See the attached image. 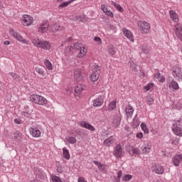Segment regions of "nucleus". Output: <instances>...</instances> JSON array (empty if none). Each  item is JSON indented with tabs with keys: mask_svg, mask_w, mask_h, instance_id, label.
Instances as JSON below:
<instances>
[{
	"mask_svg": "<svg viewBox=\"0 0 182 182\" xmlns=\"http://www.w3.org/2000/svg\"><path fill=\"white\" fill-rule=\"evenodd\" d=\"M154 77H155L156 79H159V77H160V73H155Z\"/></svg>",
	"mask_w": 182,
	"mask_h": 182,
	"instance_id": "bf43d9fd",
	"label": "nucleus"
},
{
	"mask_svg": "<svg viewBox=\"0 0 182 182\" xmlns=\"http://www.w3.org/2000/svg\"><path fill=\"white\" fill-rule=\"evenodd\" d=\"M22 134L19 132L18 131L16 132L14 134V139H21Z\"/></svg>",
	"mask_w": 182,
	"mask_h": 182,
	"instance_id": "de8ad7c7",
	"label": "nucleus"
},
{
	"mask_svg": "<svg viewBox=\"0 0 182 182\" xmlns=\"http://www.w3.org/2000/svg\"><path fill=\"white\" fill-rule=\"evenodd\" d=\"M50 178L53 182H63L60 178L55 174L50 176Z\"/></svg>",
	"mask_w": 182,
	"mask_h": 182,
	"instance_id": "473e14b6",
	"label": "nucleus"
},
{
	"mask_svg": "<svg viewBox=\"0 0 182 182\" xmlns=\"http://www.w3.org/2000/svg\"><path fill=\"white\" fill-rule=\"evenodd\" d=\"M65 29V27L60 26V24L56 23V24H52L50 26V32L55 33L58 31H63Z\"/></svg>",
	"mask_w": 182,
	"mask_h": 182,
	"instance_id": "ddd939ff",
	"label": "nucleus"
},
{
	"mask_svg": "<svg viewBox=\"0 0 182 182\" xmlns=\"http://www.w3.org/2000/svg\"><path fill=\"white\" fill-rule=\"evenodd\" d=\"M80 126L81 127H84L85 129H87L88 130H90L91 132H95V130H96V129L95 128V127H93V125L83 121L81 122L80 123Z\"/></svg>",
	"mask_w": 182,
	"mask_h": 182,
	"instance_id": "4468645a",
	"label": "nucleus"
},
{
	"mask_svg": "<svg viewBox=\"0 0 182 182\" xmlns=\"http://www.w3.org/2000/svg\"><path fill=\"white\" fill-rule=\"evenodd\" d=\"M114 182H120V178L116 177V178H114Z\"/></svg>",
	"mask_w": 182,
	"mask_h": 182,
	"instance_id": "680f3d73",
	"label": "nucleus"
},
{
	"mask_svg": "<svg viewBox=\"0 0 182 182\" xmlns=\"http://www.w3.org/2000/svg\"><path fill=\"white\" fill-rule=\"evenodd\" d=\"M132 150L133 154H136V156H140V151L139 150V148H135L134 146H132Z\"/></svg>",
	"mask_w": 182,
	"mask_h": 182,
	"instance_id": "49530a36",
	"label": "nucleus"
},
{
	"mask_svg": "<svg viewBox=\"0 0 182 182\" xmlns=\"http://www.w3.org/2000/svg\"><path fill=\"white\" fill-rule=\"evenodd\" d=\"M138 26L141 28L142 33H149V32H150V24L146 21H139Z\"/></svg>",
	"mask_w": 182,
	"mask_h": 182,
	"instance_id": "39448f33",
	"label": "nucleus"
},
{
	"mask_svg": "<svg viewBox=\"0 0 182 182\" xmlns=\"http://www.w3.org/2000/svg\"><path fill=\"white\" fill-rule=\"evenodd\" d=\"M22 22L24 26H31L33 23V18L28 14H24L22 16Z\"/></svg>",
	"mask_w": 182,
	"mask_h": 182,
	"instance_id": "423d86ee",
	"label": "nucleus"
},
{
	"mask_svg": "<svg viewBox=\"0 0 182 182\" xmlns=\"http://www.w3.org/2000/svg\"><path fill=\"white\" fill-rule=\"evenodd\" d=\"M120 120H122V118H120L119 115H114L112 126L114 127H119V126L120 125Z\"/></svg>",
	"mask_w": 182,
	"mask_h": 182,
	"instance_id": "4be33fe9",
	"label": "nucleus"
},
{
	"mask_svg": "<svg viewBox=\"0 0 182 182\" xmlns=\"http://www.w3.org/2000/svg\"><path fill=\"white\" fill-rule=\"evenodd\" d=\"M141 150L143 154L150 153V150H151V143L149 142L144 144V145L141 146Z\"/></svg>",
	"mask_w": 182,
	"mask_h": 182,
	"instance_id": "aec40b11",
	"label": "nucleus"
},
{
	"mask_svg": "<svg viewBox=\"0 0 182 182\" xmlns=\"http://www.w3.org/2000/svg\"><path fill=\"white\" fill-rule=\"evenodd\" d=\"M74 20H75L77 22H86V16H77L75 17Z\"/></svg>",
	"mask_w": 182,
	"mask_h": 182,
	"instance_id": "cd10ccee",
	"label": "nucleus"
},
{
	"mask_svg": "<svg viewBox=\"0 0 182 182\" xmlns=\"http://www.w3.org/2000/svg\"><path fill=\"white\" fill-rule=\"evenodd\" d=\"M172 75L176 80H182V72L181 68L176 67L172 72Z\"/></svg>",
	"mask_w": 182,
	"mask_h": 182,
	"instance_id": "6e6552de",
	"label": "nucleus"
},
{
	"mask_svg": "<svg viewBox=\"0 0 182 182\" xmlns=\"http://www.w3.org/2000/svg\"><path fill=\"white\" fill-rule=\"evenodd\" d=\"M146 103L149 106H151V105L154 104V100L151 96H148L146 97Z\"/></svg>",
	"mask_w": 182,
	"mask_h": 182,
	"instance_id": "79ce46f5",
	"label": "nucleus"
},
{
	"mask_svg": "<svg viewBox=\"0 0 182 182\" xmlns=\"http://www.w3.org/2000/svg\"><path fill=\"white\" fill-rule=\"evenodd\" d=\"M109 28H111V29H115V28H116V27L112 25V24L109 26Z\"/></svg>",
	"mask_w": 182,
	"mask_h": 182,
	"instance_id": "0e129e2a",
	"label": "nucleus"
},
{
	"mask_svg": "<svg viewBox=\"0 0 182 182\" xmlns=\"http://www.w3.org/2000/svg\"><path fill=\"white\" fill-rule=\"evenodd\" d=\"M94 164H95V166H97L99 170L100 171H103L105 170V164H101L100 162L97 161H93Z\"/></svg>",
	"mask_w": 182,
	"mask_h": 182,
	"instance_id": "c756f323",
	"label": "nucleus"
},
{
	"mask_svg": "<svg viewBox=\"0 0 182 182\" xmlns=\"http://www.w3.org/2000/svg\"><path fill=\"white\" fill-rule=\"evenodd\" d=\"M85 90V86L82 85H77L75 87V93H80V92Z\"/></svg>",
	"mask_w": 182,
	"mask_h": 182,
	"instance_id": "c9c22d12",
	"label": "nucleus"
},
{
	"mask_svg": "<svg viewBox=\"0 0 182 182\" xmlns=\"http://www.w3.org/2000/svg\"><path fill=\"white\" fill-rule=\"evenodd\" d=\"M164 80H166V79L164 77H162L161 80H159V82H161V83H163Z\"/></svg>",
	"mask_w": 182,
	"mask_h": 182,
	"instance_id": "e2e57ef3",
	"label": "nucleus"
},
{
	"mask_svg": "<svg viewBox=\"0 0 182 182\" xmlns=\"http://www.w3.org/2000/svg\"><path fill=\"white\" fill-rule=\"evenodd\" d=\"M63 155L64 159L66 160H70V154L69 153V150L66 149V147L63 148Z\"/></svg>",
	"mask_w": 182,
	"mask_h": 182,
	"instance_id": "b1692460",
	"label": "nucleus"
},
{
	"mask_svg": "<svg viewBox=\"0 0 182 182\" xmlns=\"http://www.w3.org/2000/svg\"><path fill=\"white\" fill-rule=\"evenodd\" d=\"M49 29V23L48 21H44L42 24H41L38 31L41 32V33H45Z\"/></svg>",
	"mask_w": 182,
	"mask_h": 182,
	"instance_id": "2eb2a0df",
	"label": "nucleus"
},
{
	"mask_svg": "<svg viewBox=\"0 0 182 182\" xmlns=\"http://www.w3.org/2000/svg\"><path fill=\"white\" fill-rule=\"evenodd\" d=\"M44 63L48 70H52L53 69V65H52V63H50V61H49V60H46L44 61Z\"/></svg>",
	"mask_w": 182,
	"mask_h": 182,
	"instance_id": "72a5a7b5",
	"label": "nucleus"
},
{
	"mask_svg": "<svg viewBox=\"0 0 182 182\" xmlns=\"http://www.w3.org/2000/svg\"><path fill=\"white\" fill-rule=\"evenodd\" d=\"M122 174H123V173L122 172V171H119L117 172V178H122Z\"/></svg>",
	"mask_w": 182,
	"mask_h": 182,
	"instance_id": "6e6d98bb",
	"label": "nucleus"
},
{
	"mask_svg": "<svg viewBox=\"0 0 182 182\" xmlns=\"http://www.w3.org/2000/svg\"><path fill=\"white\" fill-rule=\"evenodd\" d=\"M133 112H134L133 107H132L130 105L126 106L125 112H126L127 119H129V118L132 119V116H133Z\"/></svg>",
	"mask_w": 182,
	"mask_h": 182,
	"instance_id": "f3484780",
	"label": "nucleus"
},
{
	"mask_svg": "<svg viewBox=\"0 0 182 182\" xmlns=\"http://www.w3.org/2000/svg\"><path fill=\"white\" fill-rule=\"evenodd\" d=\"M72 1H73V0H70L68 1L61 3L59 5V8H66V6H68L69 5H70V4H72Z\"/></svg>",
	"mask_w": 182,
	"mask_h": 182,
	"instance_id": "4c0bfd02",
	"label": "nucleus"
},
{
	"mask_svg": "<svg viewBox=\"0 0 182 182\" xmlns=\"http://www.w3.org/2000/svg\"><path fill=\"white\" fill-rule=\"evenodd\" d=\"M66 141L70 144H75V143H76V138L73 136H68L66 138Z\"/></svg>",
	"mask_w": 182,
	"mask_h": 182,
	"instance_id": "f704fd0d",
	"label": "nucleus"
},
{
	"mask_svg": "<svg viewBox=\"0 0 182 182\" xmlns=\"http://www.w3.org/2000/svg\"><path fill=\"white\" fill-rule=\"evenodd\" d=\"M95 41L96 42H98L99 43H102V39L100 38V37H95Z\"/></svg>",
	"mask_w": 182,
	"mask_h": 182,
	"instance_id": "5fc2aeb1",
	"label": "nucleus"
},
{
	"mask_svg": "<svg viewBox=\"0 0 182 182\" xmlns=\"http://www.w3.org/2000/svg\"><path fill=\"white\" fill-rule=\"evenodd\" d=\"M57 1H58V2H62V1H63V0H57Z\"/></svg>",
	"mask_w": 182,
	"mask_h": 182,
	"instance_id": "338daca9",
	"label": "nucleus"
},
{
	"mask_svg": "<svg viewBox=\"0 0 182 182\" xmlns=\"http://www.w3.org/2000/svg\"><path fill=\"white\" fill-rule=\"evenodd\" d=\"M103 99H105V96L100 95L97 99L94 100L93 106L95 107H100L105 102Z\"/></svg>",
	"mask_w": 182,
	"mask_h": 182,
	"instance_id": "1a4fd4ad",
	"label": "nucleus"
},
{
	"mask_svg": "<svg viewBox=\"0 0 182 182\" xmlns=\"http://www.w3.org/2000/svg\"><path fill=\"white\" fill-rule=\"evenodd\" d=\"M122 32L129 40L131 41V42H134V38L133 37V33H132V31L130 30H127L126 28H122Z\"/></svg>",
	"mask_w": 182,
	"mask_h": 182,
	"instance_id": "9b49d317",
	"label": "nucleus"
},
{
	"mask_svg": "<svg viewBox=\"0 0 182 182\" xmlns=\"http://www.w3.org/2000/svg\"><path fill=\"white\" fill-rule=\"evenodd\" d=\"M131 68L132 70H136L137 65L133 63L132 64H131Z\"/></svg>",
	"mask_w": 182,
	"mask_h": 182,
	"instance_id": "864d4df0",
	"label": "nucleus"
},
{
	"mask_svg": "<svg viewBox=\"0 0 182 182\" xmlns=\"http://www.w3.org/2000/svg\"><path fill=\"white\" fill-rule=\"evenodd\" d=\"M85 46V45H83L82 43H75L74 44V49H76L77 50H80V49H82V48H83Z\"/></svg>",
	"mask_w": 182,
	"mask_h": 182,
	"instance_id": "ea45409f",
	"label": "nucleus"
},
{
	"mask_svg": "<svg viewBox=\"0 0 182 182\" xmlns=\"http://www.w3.org/2000/svg\"><path fill=\"white\" fill-rule=\"evenodd\" d=\"M30 100L33 103L39 105L40 106H45L48 105V100L41 95L33 94L30 96Z\"/></svg>",
	"mask_w": 182,
	"mask_h": 182,
	"instance_id": "f257e3e1",
	"label": "nucleus"
},
{
	"mask_svg": "<svg viewBox=\"0 0 182 182\" xmlns=\"http://www.w3.org/2000/svg\"><path fill=\"white\" fill-rule=\"evenodd\" d=\"M114 141V139H113V136H110L109 138L105 140L104 144L105 146H109L111 144H112Z\"/></svg>",
	"mask_w": 182,
	"mask_h": 182,
	"instance_id": "bb28decb",
	"label": "nucleus"
},
{
	"mask_svg": "<svg viewBox=\"0 0 182 182\" xmlns=\"http://www.w3.org/2000/svg\"><path fill=\"white\" fill-rule=\"evenodd\" d=\"M32 43L34 45V46H36L37 48H39L41 46V43L42 41L39 38H34L32 40Z\"/></svg>",
	"mask_w": 182,
	"mask_h": 182,
	"instance_id": "2f4dec72",
	"label": "nucleus"
},
{
	"mask_svg": "<svg viewBox=\"0 0 182 182\" xmlns=\"http://www.w3.org/2000/svg\"><path fill=\"white\" fill-rule=\"evenodd\" d=\"M141 127L142 130L144 131V132L145 133V134H149V129H147V126L146 125V124L142 123L141 124Z\"/></svg>",
	"mask_w": 182,
	"mask_h": 182,
	"instance_id": "a18cd8bd",
	"label": "nucleus"
},
{
	"mask_svg": "<svg viewBox=\"0 0 182 182\" xmlns=\"http://www.w3.org/2000/svg\"><path fill=\"white\" fill-rule=\"evenodd\" d=\"M74 80L76 82H82L83 80V71L80 69L74 70Z\"/></svg>",
	"mask_w": 182,
	"mask_h": 182,
	"instance_id": "0eeeda50",
	"label": "nucleus"
},
{
	"mask_svg": "<svg viewBox=\"0 0 182 182\" xmlns=\"http://www.w3.org/2000/svg\"><path fill=\"white\" fill-rule=\"evenodd\" d=\"M178 156L180 157V160L182 161V154L178 155Z\"/></svg>",
	"mask_w": 182,
	"mask_h": 182,
	"instance_id": "69168bd1",
	"label": "nucleus"
},
{
	"mask_svg": "<svg viewBox=\"0 0 182 182\" xmlns=\"http://www.w3.org/2000/svg\"><path fill=\"white\" fill-rule=\"evenodd\" d=\"M175 33L177 38L180 39L181 41L182 40V25L180 23H178L175 26Z\"/></svg>",
	"mask_w": 182,
	"mask_h": 182,
	"instance_id": "9d476101",
	"label": "nucleus"
},
{
	"mask_svg": "<svg viewBox=\"0 0 182 182\" xmlns=\"http://www.w3.org/2000/svg\"><path fill=\"white\" fill-rule=\"evenodd\" d=\"M10 43H11V42H9V41H5L4 42V45H10Z\"/></svg>",
	"mask_w": 182,
	"mask_h": 182,
	"instance_id": "052dcab7",
	"label": "nucleus"
},
{
	"mask_svg": "<svg viewBox=\"0 0 182 182\" xmlns=\"http://www.w3.org/2000/svg\"><path fill=\"white\" fill-rule=\"evenodd\" d=\"M133 178V176L130 174H127L122 178L123 181H130Z\"/></svg>",
	"mask_w": 182,
	"mask_h": 182,
	"instance_id": "c03bdc74",
	"label": "nucleus"
},
{
	"mask_svg": "<svg viewBox=\"0 0 182 182\" xmlns=\"http://www.w3.org/2000/svg\"><path fill=\"white\" fill-rule=\"evenodd\" d=\"M101 9L103 11L104 14H106L109 10L107 9V7L105 4L101 5Z\"/></svg>",
	"mask_w": 182,
	"mask_h": 182,
	"instance_id": "8fccbe9b",
	"label": "nucleus"
},
{
	"mask_svg": "<svg viewBox=\"0 0 182 182\" xmlns=\"http://www.w3.org/2000/svg\"><path fill=\"white\" fill-rule=\"evenodd\" d=\"M107 52H108V53H109V55L110 56L114 55V54L116 53V50H115L114 46H107Z\"/></svg>",
	"mask_w": 182,
	"mask_h": 182,
	"instance_id": "393cba45",
	"label": "nucleus"
},
{
	"mask_svg": "<svg viewBox=\"0 0 182 182\" xmlns=\"http://www.w3.org/2000/svg\"><path fill=\"white\" fill-rule=\"evenodd\" d=\"M152 171L156 174H163L164 173V168L160 165H155L152 167Z\"/></svg>",
	"mask_w": 182,
	"mask_h": 182,
	"instance_id": "dca6fc26",
	"label": "nucleus"
},
{
	"mask_svg": "<svg viewBox=\"0 0 182 182\" xmlns=\"http://www.w3.org/2000/svg\"><path fill=\"white\" fill-rule=\"evenodd\" d=\"M173 163L174 164V166H176V167H178V166H180V157L178 156V155H176L173 158Z\"/></svg>",
	"mask_w": 182,
	"mask_h": 182,
	"instance_id": "c85d7f7f",
	"label": "nucleus"
},
{
	"mask_svg": "<svg viewBox=\"0 0 182 182\" xmlns=\"http://www.w3.org/2000/svg\"><path fill=\"white\" fill-rule=\"evenodd\" d=\"M78 50H79V53L77 55V58H79L80 59H82V58H85V56H86V54L87 53V50L85 46Z\"/></svg>",
	"mask_w": 182,
	"mask_h": 182,
	"instance_id": "412c9836",
	"label": "nucleus"
},
{
	"mask_svg": "<svg viewBox=\"0 0 182 182\" xmlns=\"http://www.w3.org/2000/svg\"><path fill=\"white\" fill-rule=\"evenodd\" d=\"M9 33H11L13 36V38H15V39H16V41H18L19 42H22V43H26V45H28V43H29V41L24 39L23 37H22L21 36V34L15 32V31L11 29L9 31Z\"/></svg>",
	"mask_w": 182,
	"mask_h": 182,
	"instance_id": "20e7f679",
	"label": "nucleus"
},
{
	"mask_svg": "<svg viewBox=\"0 0 182 182\" xmlns=\"http://www.w3.org/2000/svg\"><path fill=\"white\" fill-rule=\"evenodd\" d=\"M169 15L171 17V19L173 21V22H178V15H177V13L173 10H171L169 11Z\"/></svg>",
	"mask_w": 182,
	"mask_h": 182,
	"instance_id": "5701e85b",
	"label": "nucleus"
},
{
	"mask_svg": "<svg viewBox=\"0 0 182 182\" xmlns=\"http://www.w3.org/2000/svg\"><path fill=\"white\" fill-rule=\"evenodd\" d=\"M116 101H112V102L109 103V107H108V110L112 112V110H114L116 109Z\"/></svg>",
	"mask_w": 182,
	"mask_h": 182,
	"instance_id": "e433bc0d",
	"label": "nucleus"
},
{
	"mask_svg": "<svg viewBox=\"0 0 182 182\" xmlns=\"http://www.w3.org/2000/svg\"><path fill=\"white\" fill-rule=\"evenodd\" d=\"M30 134L33 137H41V131L38 128H30Z\"/></svg>",
	"mask_w": 182,
	"mask_h": 182,
	"instance_id": "6ab92c4d",
	"label": "nucleus"
},
{
	"mask_svg": "<svg viewBox=\"0 0 182 182\" xmlns=\"http://www.w3.org/2000/svg\"><path fill=\"white\" fill-rule=\"evenodd\" d=\"M106 15H107V16H110V18H114V16L113 14V12H112V11H107L106 13Z\"/></svg>",
	"mask_w": 182,
	"mask_h": 182,
	"instance_id": "3c124183",
	"label": "nucleus"
},
{
	"mask_svg": "<svg viewBox=\"0 0 182 182\" xmlns=\"http://www.w3.org/2000/svg\"><path fill=\"white\" fill-rule=\"evenodd\" d=\"M112 5H114V6L116 8V9H117V11H119V12H124V9H123V8L122 7L121 5L118 4L117 3L114 2V1H112Z\"/></svg>",
	"mask_w": 182,
	"mask_h": 182,
	"instance_id": "7c9ffc66",
	"label": "nucleus"
},
{
	"mask_svg": "<svg viewBox=\"0 0 182 182\" xmlns=\"http://www.w3.org/2000/svg\"><path fill=\"white\" fill-rule=\"evenodd\" d=\"M11 76L13 77L14 80H16V82H21V77H19V75L15 74L14 73H10Z\"/></svg>",
	"mask_w": 182,
	"mask_h": 182,
	"instance_id": "58836bf2",
	"label": "nucleus"
},
{
	"mask_svg": "<svg viewBox=\"0 0 182 182\" xmlns=\"http://www.w3.org/2000/svg\"><path fill=\"white\" fill-rule=\"evenodd\" d=\"M149 50L147 46H143L141 48V53H144L145 55H149Z\"/></svg>",
	"mask_w": 182,
	"mask_h": 182,
	"instance_id": "a19ab883",
	"label": "nucleus"
},
{
	"mask_svg": "<svg viewBox=\"0 0 182 182\" xmlns=\"http://www.w3.org/2000/svg\"><path fill=\"white\" fill-rule=\"evenodd\" d=\"M122 154H123V149H122V145L119 144L114 148V156H115V157H122Z\"/></svg>",
	"mask_w": 182,
	"mask_h": 182,
	"instance_id": "f8f14e48",
	"label": "nucleus"
},
{
	"mask_svg": "<svg viewBox=\"0 0 182 182\" xmlns=\"http://www.w3.org/2000/svg\"><path fill=\"white\" fill-rule=\"evenodd\" d=\"M136 137H137V139H143V133L139 132V133L136 134Z\"/></svg>",
	"mask_w": 182,
	"mask_h": 182,
	"instance_id": "603ef678",
	"label": "nucleus"
},
{
	"mask_svg": "<svg viewBox=\"0 0 182 182\" xmlns=\"http://www.w3.org/2000/svg\"><path fill=\"white\" fill-rule=\"evenodd\" d=\"M181 120V119L174 123L172 128V131L173 132L174 134H176V136H178L179 137H182V128L178 126Z\"/></svg>",
	"mask_w": 182,
	"mask_h": 182,
	"instance_id": "7ed1b4c3",
	"label": "nucleus"
},
{
	"mask_svg": "<svg viewBox=\"0 0 182 182\" xmlns=\"http://www.w3.org/2000/svg\"><path fill=\"white\" fill-rule=\"evenodd\" d=\"M57 171H58V173H62V172L63 171V170H62V168H61V167H58V168H57Z\"/></svg>",
	"mask_w": 182,
	"mask_h": 182,
	"instance_id": "13d9d810",
	"label": "nucleus"
},
{
	"mask_svg": "<svg viewBox=\"0 0 182 182\" xmlns=\"http://www.w3.org/2000/svg\"><path fill=\"white\" fill-rule=\"evenodd\" d=\"M41 49H45L46 50H49L50 48H52V45H50V43L46 41H41V43L40 44V47Z\"/></svg>",
	"mask_w": 182,
	"mask_h": 182,
	"instance_id": "a211bd4d",
	"label": "nucleus"
},
{
	"mask_svg": "<svg viewBox=\"0 0 182 182\" xmlns=\"http://www.w3.org/2000/svg\"><path fill=\"white\" fill-rule=\"evenodd\" d=\"M36 72H37V73H38V75H41V76H45V70H43V68H36Z\"/></svg>",
	"mask_w": 182,
	"mask_h": 182,
	"instance_id": "37998d69",
	"label": "nucleus"
},
{
	"mask_svg": "<svg viewBox=\"0 0 182 182\" xmlns=\"http://www.w3.org/2000/svg\"><path fill=\"white\" fill-rule=\"evenodd\" d=\"M14 123H16V124H21V119L16 118L14 119Z\"/></svg>",
	"mask_w": 182,
	"mask_h": 182,
	"instance_id": "4d7b16f0",
	"label": "nucleus"
},
{
	"mask_svg": "<svg viewBox=\"0 0 182 182\" xmlns=\"http://www.w3.org/2000/svg\"><path fill=\"white\" fill-rule=\"evenodd\" d=\"M153 86H154V85H153V83H149L146 86L144 87V90L146 92H149V90H150V89H151V87H153Z\"/></svg>",
	"mask_w": 182,
	"mask_h": 182,
	"instance_id": "09e8293b",
	"label": "nucleus"
},
{
	"mask_svg": "<svg viewBox=\"0 0 182 182\" xmlns=\"http://www.w3.org/2000/svg\"><path fill=\"white\" fill-rule=\"evenodd\" d=\"M169 87L173 89L174 90H178V83L176 82L174 80L169 83Z\"/></svg>",
	"mask_w": 182,
	"mask_h": 182,
	"instance_id": "a878e982",
	"label": "nucleus"
},
{
	"mask_svg": "<svg viewBox=\"0 0 182 182\" xmlns=\"http://www.w3.org/2000/svg\"><path fill=\"white\" fill-rule=\"evenodd\" d=\"M100 75V67L95 66L92 70V73L90 75V80L92 82H97L99 80V76Z\"/></svg>",
	"mask_w": 182,
	"mask_h": 182,
	"instance_id": "f03ea898",
	"label": "nucleus"
}]
</instances>
